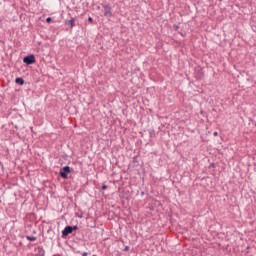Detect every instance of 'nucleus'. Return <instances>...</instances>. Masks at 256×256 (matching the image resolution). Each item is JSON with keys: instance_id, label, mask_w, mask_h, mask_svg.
Masks as SVG:
<instances>
[{"instance_id": "7", "label": "nucleus", "mask_w": 256, "mask_h": 256, "mask_svg": "<svg viewBox=\"0 0 256 256\" xmlns=\"http://www.w3.org/2000/svg\"><path fill=\"white\" fill-rule=\"evenodd\" d=\"M26 239L28 241H37V237H35V236H26Z\"/></svg>"}, {"instance_id": "13", "label": "nucleus", "mask_w": 256, "mask_h": 256, "mask_svg": "<svg viewBox=\"0 0 256 256\" xmlns=\"http://www.w3.org/2000/svg\"><path fill=\"white\" fill-rule=\"evenodd\" d=\"M82 255H83V256H87V252H84Z\"/></svg>"}, {"instance_id": "6", "label": "nucleus", "mask_w": 256, "mask_h": 256, "mask_svg": "<svg viewBox=\"0 0 256 256\" xmlns=\"http://www.w3.org/2000/svg\"><path fill=\"white\" fill-rule=\"evenodd\" d=\"M15 83L18 85H25V80H23V78H16Z\"/></svg>"}, {"instance_id": "1", "label": "nucleus", "mask_w": 256, "mask_h": 256, "mask_svg": "<svg viewBox=\"0 0 256 256\" xmlns=\"http://www.w3.org/2000/svg\"><path fill=\"white\" fill-rule=\"evenodd\" d=\"M23 63H25L26 65H33V63H35V55L30 54L28 56H25L23 58Z\"/></svg>"}, {"instance_id": "2", "label": "nucleus", "mask_w": 256, "mask_h": 256, "mask_svg": "<svg viewBox=\"0 0 256 256\" xmlns=\"http://www.w3.org/2000/svg\"><path fill=\"white\" fill-rule=\"evenodd\" d=\"M69 173H71V168L69 166H65L60 170V176L62 179H67V175H69Z\"/></svg>"}, {"instance_id": "12", "label": "nucleus", "mask_w": 256, "mask_h": 256, "mask_svg": "<svg viewBox=\"0 0 256 256\" xmlns=\"http://www.w3.org/2000/svg\"><path fill=\"white\" fill-rule=\"evenodd\" d=\"M217 135H219L218 132H214V137H217Z\"/></svg>"}, {"instance_id": "11", "label": "nucleus", "mask_w": 256, "mask_h": 256, "mask_svg": "<svg viewBox=\"0 0 256 256\" xmlns=\"http://www.w3.org/2000/svg\"><path fill=\"white\" fill-rule=\"evenodd\" d=\"M105 189H107V185L102 186V190L105 191Z\"/></svg>"}, {"instance_id": "5", "label": "nucleus", "mask_w": 256, "mask_h": 256, "mask_svg": "<svg viewBox=\"0 0 256 256\" xmlns=\"http://www.w3.org/2000/svg\"><path fill=\"white\" fill-rule=\"evenodd\" d=\"M66 25H69L70 27H75V19H70L66 21Z\"/></svg>"}, {"instance_id": "8", "label": "nucleus", "mask_w": 256, "mask_h": 256, "mask_svg": "<svg viewBox=\"0 0 256 256\" xmlns=\"http://www.w3.org/2000/svg\"><path fill=\"white\" fill-rule=\"evenodd\" d=\"M46 23H51V17H48V18L46 19Z\"/></svg>"}, {"instance_id": "3", "label": "nucleus", "mask_w": 256, "mask_h": 256, "mask_svg": "<svg viewBox=\"0 0 256 256\" xmlns=\"http://www.w3.org/2000/svg\"><path fill=\"white\" fill-rule=\"evenodd\" d=\"M73 233V226H66L62 231L63 237H67V235Z\"/></svg>"}, {"instance_id": "9", "label": "nucleus", "mask_w": 256, "mask_h": 256, "mask_svg": "<svg viewBox=\"0 0 256 256\" xmlns=\"http://www.w3.org/2000/svg\"><path fill=\"white\" fill-rule=\"evenodd\" d=\"M78 227L77 226H73L72 227V231H77Z\"/></svg>"}, {"instance_id": "4", "label": "nucleus", "mask_w": 256, "mask_h": 256, "mask_svg": "<svg viewBox=\"0 0 256 256\" xmlns=\"http://www.w3.org/2000/svg\"><path fill=\"white\" fill-rule=\"evenodd\" d=\"M104 15L105 17H111V6H104Z\"/></svg>"}, {"instance_id": "10", "label": "nucleus", "mask_w": 256, "mask_h": 256, "mask_svg": "<svg viewBox=\"0 0 256 256\" xmlns=\"http://www.w3.org/2000/svg\"><path fill=\"white\" fill-rule=\"evenodd\" d=\"M88 21H89L90 23H93V18H92V17H89V18H88Z\"/></svg>"}]
</instances>
